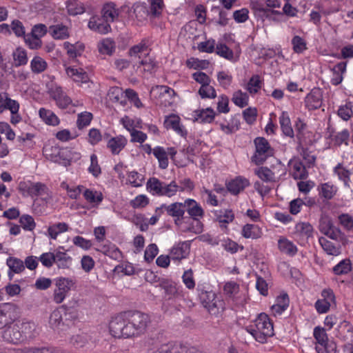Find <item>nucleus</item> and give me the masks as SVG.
Listing matches in <instances>:
<instances>
[{
    "label": "nucleus",
    "mask_w": 353,
    "mask_h": 353,
    "mask_svg": "<svg viewBox=\"0 0 353 353\" xmlns=\"http://www.w3.org/2000/svg\"><path fill=\"white\" fill-rule=\"evenodd\" d=\"M150 322V316L146 312L123 310L112 318L109 329L115 338L129 339L144 334Z\"/></svg>",
    "instance_id": "obj_1"
},
{
    "label": "nucleus",
    "mask_w": 353,
    "mask_h": 353,
    "mask_svg": "<svg viewBox=\"0 0 353 353\" xmlns=\"http://www.w3.org/2000/svg\"><path fill=\"white\" fill-rule=\"evenodd\" d=\"M245 330L261 343H265L268 337L274 334L273 324L264 312L259 314L253 323L247 326Z\"/></svg>",
    "instance_id": "obj_2"
},
{
    "label": "nucleus",
    "mask_w": 353,
    "mask_h": 353,
    "mask_svg": "<svg viewBox=\"0 0 353 353\" xmlns=\"http://www.w3.org/2000/svg\"><path fill=\"white\" fill-rule=\"evenodd\" d=\"M255 152L251 157V160L256 165H262L268 157L274 154V150L268 141L264 137H256L254 140Z\"/></svg>",
    "instance_id": "obj_3"
},
{
    "label": "nucleus",
    "mask_w": 353,
    "mask_h": 353,
    "mask_svg": "<svg viewBox=\"0 0 353 353\" xmlns=\"http://www.w3.org/2000/svg\"><path fill=\"white\" fill-rule=\"evenodd\" d=\"M20 321H17V319L12 323L6 325L5 329L2 332V339L12 344H20L23 343L22 335L20 332Z\"/></svg>",
    "instance_id": "obj_4"
},
{
    "label": "nucleus",
    "mask_w": 353,
    "mask_h": 353,
    "mask_svg": "<svg viewBox=\"0 0 353 353\" xmlns=\"http://www.w3.org/2000/svg\"><path fill=\"white\" fill-rule=\"evenodd\" d=\"M159 211L165 212L167 215L174 218L175 223L177 224V221L183 219L185 214L184 202H174L170 205L163 203L156 208L155 212L158 213Z\"/></svg>",
    "instance_id": "obj_5"
},
{
    "label": "nucleus",
    "mask_w": 353,
    "mask_h": 353,
    "mask_svg": "<svg viewBox=\"0 0 353 353\" xmlns=\"http://www.w3.org/2000/svg\"><path fill=\"white\" fill-rule=\"evenodd\" d=\"M319 229L322 234L334 240H337L341 234V230L334 226L332 219L327 215L321 216Z\"/></svg>",
    "instance_id": "obj_6"
},
{
    "label": "nucleus",
    "mask_w": 353,
    "mask_h": 353,
    "mask_svg": "<svg viewBox=\"0 0 353 353\" xmlns=\"http://www.w3.org/2000/svg\"><path fill=\"white\" fill-rule=\"evenodd\" d=\"M47 188L42 183H31L21 181L19 184V190L23 196H37L45 193Z\"/></svg>",
    "instance_id": "obj_7"
},
{
    "label": "nucleus",
    "mask_w": 353,
    "mask_h": 353,
    "mask_svg": "<svg viewBox=\"0 0 353 353\" xmlns=\"http://www.w3.org/2000/svg\"><path fill=\"white\" fill-rule=\"evenodd\" d=\"M148 353H201L194 347H188L181 344H164L155 351Z\"/></svg>",
    "instance_id": "obj_8"
},
{
    "label": "nucleus",
    "mask_w": 353,
    "mask_h": 353,
    "mask_svg": "<svg viewBox=\"0 0 353 353\" xmlns=\"http://www.w3.org/2000/svg\"><path fill=\"white\" fill-rule=\"evenodd\" d=\"M199 299L203 307L207 309L219 308L223 307V301L220 300L212 291H203L199 294Z\"/></svg>",
    "instance_id": "obj_9"
},
{
    "label": "nucleus",
    "mask_w": 353,
    "mask_h": 353,
    "mask_svg": "<svg viewBox=\"0 0 353 353\" xmlns=\"http://www.w3.org/2000/svg\"><path fill=\"white\" fill-rule=\"evenodd\" d=\"M323 93L320 88H313L305 98V105L309 110H316L322 105Z\"/></svg>",
    "instance_id": "obj_10"
},
{
    "label": "nucleus",
    "mask_w": 353,
    "mask_h": 353,
    "mask_svg": "<svg viewBox=\"0 0 353 353\" xmlns=\"http://www.w3.org/2000/svg\"><path fill=\"white\" fill-rule=\"evenodd\" d=\"M50 97L56 101L57 106L61 109L67 108L72 103V99L60 86H54L50 90Z\"/></svg>",
    "instance_id": "obj_11"
},
{
    "label": "nucleus",
    "mask_w": 353,
    "mask_h": 353,
    "mask_svg": "<svg viewBox=\"0 0 353 353\" xmlns=\"http://www.w3.org/2000/svg\"><path fill=\"white\" fill-rule=\"evenodd\" d=\"M185 212H187L190 216L196 221L202 218L204 215V211L201 206L192 199H187L184 201Z\"/></svg>",
    "instance_id": "obj_12"
},
{
    "label": "nucleus",
    "mask_w": 353,
    "mask_h": 353,
    "mask_svg": "<svg viewBox=\"0 0 353 353\" xmlns=\"http://www.w3.org/2000/svg\"><path fill=\"white\" fill-rule=\"evenodd\" d=\"M88 28L100 34H106L111 30L110 25L102 17L93 16L88 22Z\"/></svg>",
    "instance_id": "obj_13"
},
{
    "label": "nucleus",
    "mask_w": 353,
    "mask_h": 353,
    "mask_svg": "<svg viewBox=\"0 0 353 353\" xmlns=\"http://www.w3.org/2000/svg\"><path fill=\"white\" fill-rule=\"evenodd\" d=\"M153 90L158 92L159 98L162 103L163 101L164 106H170L173 103L172 99L175 97L176 92L172 88L167 85H157Z\"/></svg>",
    "instance_id": "obj_14"
},
{
    "label": "nucleus",
    "mask_w": 353,
    "mask_h": 353,
    "mask_svg": "<svg viewBox=\"0 0 353 353\" xmlns=\"http://www.w3.org/2000/svg\"><path fill=\"white\" fill-rule=\"evenodd\" d=\"M20 332L21 333L23 343L29 339H32L38 334L37 325L30 321H20Z\"/></svg>",
    "instance_id": "obj_15"
},
{
    "label": "nucleus",
    "mask_w": 353,
    "mask_h": 353,
    "mask_svg": "<svg viewBox=\"0 0 353 353\" xmlns=\"http://www.w3.org/2000/svg\"><path fill=\"white\" fill-rule=\"evenodd\" d=\"M250 185L248 179L239 176L226 183L227 190L232 194L236 195Z\"/></svg>",
    "instance_id": "obj_16"
},
{
    "label": "nucleus",
    "mask_w": 353,
    "mask_h": 353,
    "mask_svg": "<svg viewBox=\"0 0 353 353\" xmlns=\"http://www.w3.org/2000/svg\"><path fill=\"white\" fill-rule=\"evenodd\" d=\"M251 5L254 13L262 18L271 19L272 15H280L282 14L278 10L266 8L265 5L259 1L252 2Z\"/></svg>",
    "instance_id": "obj_17"
},
{
    "label": "nucleus",
    "mask_w": 353,
    "mask_h": 353,
    "mask_svg": "<svg viewBox=\"0 0 353 353\" xmlns=\"http://www.w3.org/2000/svg\"><path fill=\"white\" fill-rule=\"evenodd\" d=\"M190 243L184 241L179 243L177 245L172 248L170 252V257L172 260L180 261L185 259L190 252Z\"/></svg>",
    "instance_id": "obj_18"
},
{
    "label": "nucleus",
    "mask_w": 353,
    "mask_h": 353,
    "mask_svg": "<svg viewBox=\"0 0 353 353\" xmlns=\"http://www.w3.org/2000/svg\"><path fill=\"white\" fill-rule=\"evenodd\" d=\"M128 143L125 137L119 135L110 139L107 143V148H109L112 154H119L125 148Z\"/></svg>",
    "instance_id": "obj_19"
},
{
    "label": "nucleus",
    "mask_w": 353,
    "mask_h": 353,
    "mask_svg": "<svg viewBox=\"0 0 353 353\" xmlns=\"http://www.w3.org/2000/svg\"><path fill=\"white\" fill-rule=\"evenodd\" d=\"M63 247H59L55 250V263L59 268L67 269L72 265V258L68 254L66 251H61Z\"/></svg>",
    "instance_id": "obj_20"
},
{
    "label": "nucleus",
    "mask_w": 353,
    "mask_h": 353,
    "mask_svg": "<svg viewBox=\"0 0 353 353\" xmlns=\"http://www.w3.org/2000/svg\"><path fill=\"white\" fill-rule=\"evenodd\" d=\"M65 71L68 76L75 82L84 83L89 81L88 73L81 68L68 67L65 69Z\"/></svg>",
    "instance_id": "obj_21"
},
{
    "label": "nucleus",
    "mask_w": 353,
    "mask_h": 353,
    "mask_svg": "<svg viewBox=\"0 0 353 353\" xmlns=\"http://www.w3.org/2000/svg\"><path fill=\"white\" fill-rule=\"evenodd\" d=\"M97 250L114 260H119L122 257V253L119 249L110 242L101 245Z\"/></svg>",
    "instance_id": "obj_22"
},
{
    "label": "nucleus",
    "mask_w": 353,
    "mask_h": 353,
    "mask_svg": "<svg viewBox=\"0 0 353 353\" xmlns=\"http://www.w3.org/2000/svg\"><path fill=\"white\" fill-rule=\"evenodd\" d=\"M216 113L211 108L194 111L195 121L201 123H210L214 119Z\"/></svg>",
    "instance_id": "obj_23"
},
{
    "label": "nucleus",
    "mask_w": 353,
    "mask_h": 353,
    "mask_svg": "<svg viewBox=\"0 0 353 353\" xmlns=\"http://www.w3.org/2000/svg\"><path fill=\"white\" fill-rule=\"evenodd\" d=\"M216 219L220 223L221 228H227V224L234 219V214L232 210L225 209L215 212Z\"/></svg>",
    "instance_id": "obj_24"
},
{
    "label": "nucleus",
    "mask_w": 353,
    "mask_h": 353,
    "mask_svg": "<svg viewBox=\"0 0 353 353\" xmlns=\"http://www.w3.org/2000/svg\"><path fill=\"white\" fill-rule=\"evenodd\" d=\"M337 188L330 183H321L318 186L319 194L321 198L331 200L337 192Z\"/></svg>",
    "instance_id": "obj_25"
},
{
    "label": "nucleus",
    "mask_w": 353,
    "mask_h": 353,
    "mask_svg": "<svg viewBox=\"0 0 353 353\" xmlns=\"http://www.w3.org/2000/svg\"><path fill=\"white\" fill-rule=\"evenodd\" d=\"M102 17L109 24L113 22L119 17V11L116 8V5L114 3H108L103 6L102 10Z\"/></svg>",
    "instance_id": "obj_26"
},
{
    "label": "nucleus",
    "mask_w": 353,
    "mask_h": 353,
    "mask_svg": "<svg viewBox=\"0 0 353 353\" xmlns=\"http://www.w3.org/2000/svg\"><path fill=\"white\" fill-rule=\"evenodd\" d=\"M279 123L284 135L290 138H293L294 137V132L288 112H283L281 113L279 117Z\"/></svg>",
    "instance_id": "obj_27"
},
{
    "label": "nucleus",
    "mask_w": 353,
    "mask_h": 353,
    "mask_svg": "<svg viewBox=\"0 0 353 353\" xmlns=\"http://www.w3.org/2000/svg\"><path fill=\"white\" fill-rule=\"evenodd\" d=\"M241 234L244 238L256 239L262 235L261 228L254 224H245L242 229Z\"/></svg>",
    "instance_id": "obj_28"
},
{
    "label": "nucleus",
    "mask_w": 353,
    "mask_h": 353,
    "mask_svg": "<svg viewBox=\"0 0 353 353\" xmlns=\"http://www.w3.org/2000/svg\"><path fill=\"white\" fill-rule=\"evenodd\" d=\"M289 164L292 165V176L294 179H305L307 177V172L303 163L300 161H290Z\"/></svg>",
    "instance_id": "obj_29"
},
{
    "label": "nucleus",
    "mask_w": 353,
    "mask_h": 353,
    "mask_svg": "<svg viewBox=\"0 0 353 353\" xmlns=\"http://www.w3.org/2000/svg\"><path fill=\"white\" fill-rule=\"evenodd\" d=\"M39 117L48 125H57L59 123V119L57 115L51 110L40 108L39 111Z\"/></svg>",
    "instance_id": "obj_30"
},
{
    "label": "nucleus",
    "mask_w": 353,
    "mask_h": 353,
    "mask_svg": "<svg viewBox=\"0 0 353 353\" xmlns=\"http://www.w3.org/2000/svg\"><path fill=\"white\" fill-rule=\"evenodd\" d=\"M352 262L350 259H344L341 260L332 268V272L336 275L347 274L352 270Z\"/></svg>",
    "instance_id": "obj_31"
},
{
    "label": "nucleus",
    "mask_w": 353,
    "mask_h": 353,
    "mask_svg": "<svg viewBox=\"0 0 353 353\" xmlns=\"http://www.w3.org/2000/svg\"><path fill=\"white\" fill-rule=\"evenodd\" d=\"M334 173L336 174L339 179L343 181L344 185L347 188H350V175L351 172L350 170L345 169L343 164L339 163L334 168Z\"/></svg>",
    "instance_id": "obj_32"
},
{
    "label": "nucleus",
    "mask_w": 353,
    "mask_h": 353,
    "mask_svg": "<svg viewBox=\"0 0 353 353\" xmlns=\"http://www.w3.org/2000/svg\"><path fill=\"white\" fill-rule=\"evenodd\" d=\"M64 48L67 51V54L70 58L74 59L79 56H81V53L84 50V45L79 43L75 44H71L66 41L63 43Z\"/></svg>",
    "instance_id": "obj_33"
},
{
    "label": "nucleus",
    "mask_w": 353,
    "mask_h": 353,
    "mask_svg": "<svg viewBox=\"0 0 353 353\" xmlns=\"http://www.w3.org/2000/svg\"><path fill=\"white\" fill-rule=\"evenodd\" d=\"M278 246L281 252L290 256H294L297 252L296 246L287 239H280L278 241Z\"/></svg>",
    "instance_id": "obj_34"
},
{
    "label": "nucleus",
    "mask_w": 353,
    "mask_h": 353,
    "mask_svg": "<svg viewBox=\"0 0 353 353\" xmlns=\"http://www.w3.org/2000/svg\"><path fill=\"white\" fill-rule=\"evenodd\" d=\"M163 183L157 178H150L146 183L147 190L153 195L161 196Z\"/></svg>",
    "instance_id": "obj_35"
},
{
    "label": "nucleus",
    "mask_w": 353,
    "mask_h": 353,
    "mask_svg": "<svg viewBox=\"0 0 353 353\" xmlns=\"http://www.w3.org/2000/svg\"><path fill=\"white\" fill-rule=\"evenodd\" d=\"M65 4L70 15L75 16L83 14L85 12L83 4L78 0H68Z\"/></svg>",
    "instance_id": "obj_36"
},
{
    "label": "nucleus",
    "mask_w": 353,
    "mask_h": 353,
    "mask_svg": "<svg viewBox=\"0 0 353 353\" xmlns=\"http://www.w3.org/2000/svg\"><path fill=\"white\" fill-rule=\"evenodd\" d=\"M14 64L15 67L26 65L28 61L27 52L23 48L18 47L12 52Z\"/></svg>",
    "instance_id": "obj_37"
},
{
    "label": "nucleus",
    "mask_w": 353,
    "mask_h": 353,
    "mask_svg": "<svg viewBox=\"0 0 353 353\" xmlns=\"http://www.w3.org/2000/svg\"><path fill=\"white\" fill-rule=\"evenodd\" d=\"M340 334L344 341L349 344L353 343V325L348 321H344L340 325Z\"/></svg>",
    "instance_id": "obj_38"
},
{
    "label": "nucleus",
    "mask_w": 353,
    "mask_h": 353,
    "mask_svg": "<svg viewBox=\"0 0 353 353\" xmlns=\"http://www.w3.org/2000/svg\"><path fill=\"white\" fill-rule=\"evenodd\" d=\"M47 67V62L39 56H35L30 61V68L34 74H40L44 72Z\"/></svg>",
    "instance_id": "obj_39"
},
{
    "label": "nucleus",
    "mask_w": 353,
    "mask_h": 353,
    "mask_svg": "<svg viewBox=\"0 0 353 353\" xmlns=\"http://www.w3.org/2000/svg\"><path fill=\"white\" fill-rule=\"evenodd\" d=\"M50 31L55 39H64L69 36L67 26L63 24L51 26Z\"/></svg>",
    "instance_id": "obj_40"
},
{
    "label": "nucleus",
    "mask_w": 353,
    "mask_h": 353,
    "mask_svg": "<svg viewBox=\"0 0 353 353\" xmlns=\"http://www.w3.org/2000/svg\"><path fill=\"white\" fill-rule=\"evenodd\" d=\"M69 229V226L66 223L64 222H60L55 224H53L52 225L50 226L48 228V232L49 236L52 239H57V236L63 233L64 232L68 231Z\"/></svg>",
    "instance_id": "obj_41"
},
{
    "label": "nucleus",
    "mask_w": 353,
    "mask_h": 353,
    "mask_svg": "<svg viewBox=\"0 0 353 353\" xmlns=\"http://www.w3.org/2000/svg\"><path fill=\"white\" fill-rule=\"evenodd\" d=\"M321 296L323 298V302H325L323 309H330V307H336L335 296L331 289L323 290L321 292ZM316 309L319 308L317 307ZM321 309H322V307Z\"/></svg>",
    "instance_id": "obj_42"
},
{
    "label": "nucleus",
    "mask_w": 353,
    "mask_h": 353,
    "mask_svg": "<svg viewBox=\"0 0 353 353\" xmlns=\"http://www.w3.org/2000/svg\"><path fill=\"white\" fill-rule=\"evenodd\" d=\"M153 154L158 159L159 167L165 169L168 166V158L165 149L161 146H157L153 149Z\"/></svg>",
    "instance_id": "obj_43"
},
{
    "label": "nucleus",
    "mask_w": 353,
    "mask_h": 353,
    "mask_svg": "<svg viewBox=\"0 0 353 353\" xmlns=\"http://www.w3.org/2000/svg\"><path fill=\"white\" fill-rule=\"evenodd\" d=\"M178 191H184V188H179L174 181H172L169 184L163 183L161 196L171 197L175 195Z\"/></svg>",
    "instance_id": "obj_44"
},
{
    "label": "nucleus",
    "mask_w": 353,
    "mask_h": 353,
    "mask_svg": "<svg viewBox=\"0 0 353 353\" xmlns=\"http://www.w3.org/2000/svg\"><path fill=\"white\" fill-rule=\"evenodd\" d=\"M50 150L52 153L48 154V149L46 150V155L50 157L49 159L50 161L63 163L65 166L70 164V161L68 159L62 157L61 152L58 148L51 147Z\"/></svg>",
    "instance_id": "obj_45"
},
{
    "label": "nucleus",
    "mask_w": 353,
    "mask_h": 353,
    "mask_svg": "<svg viewBox=\"0 0 353 353\" xmlns=\"http://www.w3.org/2000/svg\"><path fill=\"white\" fill-rule=\"evenodd\" d=\"M249 96L246 92L239 90L233 93L232 101L239 108H244L248 105Z\"/></svg>",
    "instance_id": "obj_46"
},
{
    "label": "nucleus",
    "mask_w": 353,
    "mask_h": 353,
    "mask_svg": "<svg viewBox=\"0 0 353 353\" xmlns=\"http://www.w3.org/2000/svg\"><path fill=\"white\" fill-rule=\"evenodd\" d=\"M312 132L307 130L303 133H299V134H296L297 139L296 150L300 151V148L311 145L312 143Z\"/></svg>",
    "instance_id": "obj_47"
},
{
    "label": "nucleus",
    "mask_w": 353,
    "mask_h": 353,
    "mask_svg": "<svg viewBox=\"0 0 353 353\" xmlns=\"http://www.w3.org/2000/svg\"><path fill=\"white\" fill-rule=\"evenodd\" d=\"M98 48L101 54L112 55L114 52L115 45L111 39H105L99 43Z\"/></svg>",
    "instance_id": "obj_48"
},
{
    "label": "nucleus",
    "mask_w": 353,
    "mask_h": 353,
    "mask_svg": "<svg viewBox=\"0 0 353 353\" xmlns=\"http://www.w3.org/2000/svg\"><path fill=\"white\" fill-rule=\"evenodd\" d=\"M295 231L300 236L309 238L312 236L313 227L307 222H301L296 225Z\"/></svg>",
    "instance_id": "obj_49"
},
{
    "label": "nucleus",
    "mask_w": 353,
    "mask_h": 353,
    "mask_svg": "<svg viewBox=\"0 0 353 353\" xmlns=\"http://www.w3.org/2000/svg\"><path fill=\"white\" fill-rule=\"evenodd\" d=\"M323 249L330 255L337 256L340 254L339 248L336 247L334 243L324 237H321L319 239Z\"/></svg>",
    "instance_id": "obj_50"
},
{
    "label": "nucleus",
    "mask_w": 353,
    "mask_h": 353,
    "mask_svg": "<svg viewBox=\"0 0 353 353\" xmlns=\"http://www.w3.org/2000/svg\"><path fill=\"white\" fill-rule=\"evenodd\" d=\"M75 285V281L72 279L64 277H60L56 280V285L59 291L68 293Z\"/></svg>",
    "instance_id": "obj_51"
},
{
    "label": "nucleus",
    "mask_w": 353,
    "mask_h": 353,
    "mask_svg": "<svg viewBox=\"0 0 353 353\" xmlns=\"http://www.w3.org/2000/svg\"><path fill=\"white\" fill-rule=\"evenodd\" d=\"M262 82L258 74L253 75L247 83L246 89L251 94L257 93L261 88Z\"/></svg>",
    "instance_id": "obj_52"
},
{
    "label": "nucleus",
    "mask_w": 353,
    "mask_h": 353,
    "mask_svg": "<svg viewBox=\"0 0 353 353\" xmlns=\"http://www.w3.org/2000/svg\"><path fill=\"white\" fill-rule=\"evenodd\" d=\"M6 264L10 268V270L14 273L18 274L25 270L23 262L17 258L9 257L7 259Z\"/></svg>",
    "instance_id": "obj_53"
},
{
    "label": "nucleus",
    "mask_w": 353,
    "mask_h": 353,
    "mask_svg": "<svg viewBox=\"0 0 353 353\" xmlns=\"http://www.w3.org/2000/svg\"><path fill=\"white\" fill-rule=\"evenodd\" d=\"M83 196L85 200L91 203H100L103 199V194L100 192L86 189L83 192Z\"/></svg>",
    "instance_id": "obj_54"
},
{
    "label": "nucleus",
    "mask_w": 353,
    "mask_h": 353,
    "mask_svg": "<svg viewBox=\"0 0 353 353\" xmlns=\"http://www.w3.org/2000/svg\"><path fill=\"white\" fill-rule=\"evenodd\" d=\"M350 139V132L347 129H344L341 132H337L334 135L332 141L336 146H341L343 143L347 145Z\"/></svg>",
    "instance_id": "obj_55"
},
{
    "label": "nucleus",
    "mask_w": 353,
    "mask_h": 353,
    "mask_svg": "<svg viewBox=\"0 0 353 353\" xmlns=\"http://www.w3.org/2000/svg\"><path fill=\"white\" fill-rule=\"evenodd\" d=\"M290 299L288 294L285 292H281L276 298V303L272 305L270 309H286L288 307Z\"/></svg>",
    "instance_id": "obj_56"
},
{
    "label": "nucleus",
    "mask_w": 353,
    "mask_h": 353,
    "mask_svg": "<svg viewBox=\"0 0 353 353\" xmlns=\"http://www.w3.org/2000/svg\"><path fill=\"white\" fill-rule=\"evenodd\" d=\"M291 42L293 50L296 53L301 54L307 49L306 41L300 36H294Z\"/></svg>",
    "instance_id": "obj_57"
},
{
    "label": "nucleus",
    "mask_w": 353,
    "mask_h": 353,
    "mask_svg": "<svg viewBox=\"0 0 353 353\" xmlns=\"http://www.w3.org/2000/svg\"><path fill=\"white\" fill-rule=\"evenodd\" d=\"M19 223L23 230L32 231L36 227L33 217L28 214H23L19 218Z\"/></svg>",
    "instance_id": "obj_58"
},
{
    "label": "nucleus",
    "mask_w": 353,
    "mask_h": 353,
    "mask_svg": "<svg viewBox=\"0 0 353 353\" xmlns=\"http://www.w3.org/2000/svg\"><path fill=\"white\" fill-rule=\"evenodd\" d=\"M16 319L17 316L14 315L13 310H0V328L13 322Z\"/></svg>",
    "instance_id": "obj_59"
},
{
    "label": "nucleus",
    "mask_w": 353,
    "mask_h": 353,
    "mask_svg": "<svg viewBox=\"0 0 353 353\" xmlns=\"http://www.w3.org/2000/svg\"><path fill=\"white\" fill-rule=\"evenodd\" d=\"M92 119V114L88 112H83L78 114L77 125L79 129H83V128L90 125Z\"/></svg>",
    "instance_id": "obj_60"
},
{
    "label": "nucleus",
    "mask_w": 353,
    "mask_h": 353,
    "mask_svg": "<svg viewBox=\"0 0 353 353\" xmlns=\"http://www.w3.org/2000/svg\"><path fill=\"white\" fill-rule=\"evenodd\" d=\"M159 286L165 290V294L173 295L176 293L175 283L172 281L165 279H159Z\"/></svg>",
    "instance_id": "obj_61"
},
{
    "label": "nucleus",
    "mask_w": 353,
    "mask_h": 353,
    "mask_svg": "<svg viewBox=\"0 0 353 353\" xmlns=\"http://www.w3.org/2000/svg\"><path fill=\"white\" fill-rule=\"evenodd\" d=\"M256 174L265 182L274 181V172L267 167H261L255 171Z\"/></svg>",
    "instance_id": "obj_62"
},
{
    "label": "nucleus",
    "mask_w": 353,
    "mask_h": 353,
    "mask_svg": "<svg viewBox=\"0 0 353 353\" xmlns=\"http://www.w3.org/2000/svg\"><path fill=\"white\" fill-rule=\"evenodd\" d=\"M216 53L219 56L228 59V60H232L234 58V53L233 51L229 48L224 43H219L216 45Z\"/></svg>",
    "instance_id": "obj_63"
},
{
    "label": "nucleus",
    "mask_w": 353,
    "mask_h": 353,
    "mask_svg": "<svg viewBox=\"0 0 353 353\" xmlns=\"http://www.w3.org/2000/svg\"><path fill=\"white\" fill-rule=\"evenodd\" d=\"M199 94L202 99H214L216 97L215 89L210 84L201 86L199 90Z\"/></svg>",
    "instance_id": "obj_64"
}]
</instances>
